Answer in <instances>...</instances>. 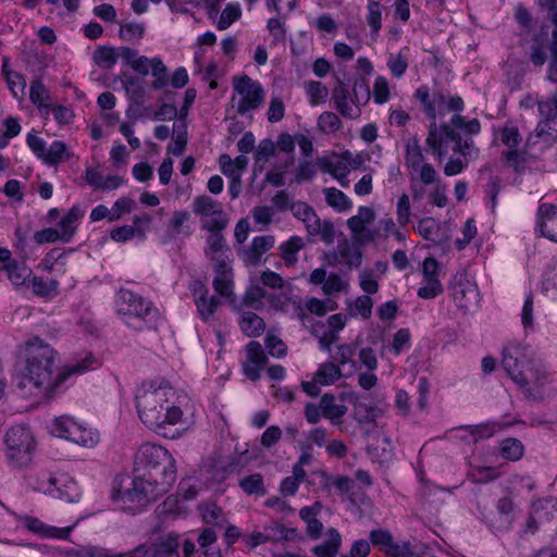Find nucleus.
Masks as SVG:
<instances>
[{
  "label": "nucleus",
  "mask_w": 557,
  "mask_h": 557,
  "mask_svg": "<svg viewBox=\"0 0 557 557\" xmlns=\"http://www.w3.org/2000/svg\"><path fill=\"white\" fill-rule=\"evenodd\" d=\"M20 349L25 367L17 379L18 388L29 389L47 399L52 398L71 375L83 374L98 367L97 359L89 354L81 362L65 368L54 376L59 368V354L50 344L34 336L20 346Z\"/></svg>",
  "instance_id": "1"
},
{
  "label": "nucleus",
  "mask_w": 557,
  "mask_h": 557,
  "mask_svg": "<svg viewBox=\"0 0 557 557\" xmlns=\"http://www.w3.org/2000/svg\"><path fill=\"white\" fill-rule=\"evenodd\" d=\"M481 132L478 119L467 120L462 115H453L448 123L437 125L432 122L425 140L428 152L442 162L449 152L450 157L444 165L446 176H455L467 169L469 162L479 157V148L472 137Z\"/></svg>",
  "instance_id": "2"
},
{
  "label": "nucleus",
  "mask_w": 557,
  "mask_h": 557,
  "mask_svg": "<svg viewBox=\"0 0 557 557\" xmlns=\"http://www.w3.org/2000/svg\"><path fill=\"white\" fill-rule=\"evenodd\" d=\"M135 406L139 418H182L194 416L190 398L164 379L144 381L137 386Z\"/></svg>",
  "instance_id": "3"
},
{
  "label": "nucleus",
  "mask_w": 557,
  "mask_h": 557,
  "mask_svg": "<svg viewBox=\"0 0 557 557\" xmlns=\"http://www.w3.org/2000/svg\"><path fill=\"white\" fill-rule=\"evenodd\" d=\"M502 367L528 399L539 401L544 398L548 373L536 360L529 345L520 343L507 345L503 350Z\"/></svg>",
  "instance_id": "4"
},
{
  "label": "nucleus",
  "mask_w": 557,
  "mask_h": 557,
  "mask_svg": "<svg viewBox=\"0 0 557 557\" xmlns=\"http://www.w3.org/2000/svg\"><path fill=\"white\" fill-rule=\"evenodd\" d=\"M134 473L162 480L160 485L173 484L176 480L175 460L162 446L145 444L135 456Z\"/></svg>",
  "instance_id": "5"
},
{
  "label": "nucleus",
  "mask_w": 557,
  "mask_h": 557,
  "mask_svg": "<svg viewBox=\"0 0 557 557\" xmlns=\"http://www.w3.org/2000/svg\"><path fill=\"white\" fill-rule=\"evenodd\" d=\"M115 304L116 311L123 315L124 322L138 331L158 315V310L150 300L126 288L119 290Z\"/></svg>",
  "instance_id": "6"
},
{
  "label": "nucleus",
  "mask_w": 557,
  "mask_h": 557,
  "mask_svg": "<svg viewBox=\"0 0 557 557\" xmlns=\"http://www.w3.org/2000/svg\"><path fill=\"white\" fill-rule=\"evenodd\" d=\"M7 458L11 467L22 469L30 465L36 448L33 432L25 422L16 423L4 437Z\"/></svg>",
  "instance_id": "7"
},
{
  "label": "nucleus",
  "mask_w": 557,
  "mask_h": 557,
  "mask_svg": "<svg viewBox=\"0 0 557 557\" xmlns=\"http://www.w3.org/2000/svg\"><path fill=\"white\" fill-rule=\"evenodd\" d=\"M47 429L53 436L85 447H94L100 438L99 431L86 420H49Z\"/></svg>",
  "instance_id": "8"
},
{
  "label": "nucleus",
  "mask_w": 557,
  "mask_h": 557,
  "mask_svg": "<svg viewBox=\"0 0 557 557\" xmlns=\"http://www.w3.org/2000/svg\"><path fill=\"white\" fill-rule=\"evenodd\" d=\"M162 480H152L134 473L133 487L120 493L124 504L134 503L138 507H145L164 495L172 484L160 485Z\"/></svg>",
  "instance_id": "9"
},
{
  "label": "nucleus",
  "mask_w": 557,
  "mask_h": 557,
  "mask_svg": "<svg viewBox=\"0 0 557 557\" xmlns=\"http://www.w3.org/2000/svg\"><path fill=\"white\" fill-rule=\"evenodd\" d=\"M191 208L193 212L200 216L201 227L207 231H222L228 223L222 205L210 196L201 195L196 197Z\"/></svg>",
  "instance_id": "10"
},
{
  "label": "nucleus",
  "mask_w": 557,
  "mask_h": 557,
  "mask_svg": "<svg viewBox=\"0 0 557 557\" xmlns=\"http://www.w3.org/2000/svg\"><path fill=\"white\" fill-rule=\"evenodd\" d=\"M405 165L410 173L418 174L422 184L432 185L437 182V172L431 163L425 162L419 139L416 137L406 145Z\"/></svg>",
  "instance_id": "11"
},
{
  "label": "nucleus",
  "mask_w": 557,
  "mask_h": 557,
  "mask_svg": "<svg viewBox=\"0 0 557 557\" xmlns=\"http://www.w3.org/2000/svg\"><path fill=\"white\" fill-rule=\"evenodd\" d=\"M234 90L239 95L236 111L242 115L258 109L264 99L261 84L247 75L234 79Z\"/></svg>",
  "instance_id": "12"
},
{
  "label": "nucleus",
  "mask_w": 557,
  "mask_h": 557,
  "mask_svg": "<svg viewBox=\"0 0 557 557\" xmlns=\"http://www.w3.org/2000/svg\"><path fill=\"white\" fill-rule=\"evenodd\" d=\"M17 524L42 539L66 540L74 527L57 528L28 515H14Z\"/></svg>",
  "instance_id": "13"
},
{
  "label": "nucleus",
  "mask_w": 557,
  "mask_h": 557,
  "mask_svg": "<svg viewBox=\"0 0 557 557\" xmlns=\"http://www.w3.org/2000/svg\"><path fill=\"white\" fill-rule=\"evenodd\" d=\"M375 219V213L370 207H360L358 214L347 220V226L354 234V239L358 244H367L374 239L375 231L367 228Z\"/></svg>",
  "instance_id": "14"
},
{
  "label": "nucleus",
  "mask_w": 557,
  "mask_h": 557,
  "mask_svg": "<svg viewBox=\"0 0 557 557\" xmlns=\"http://www.w3.org/2000/svg\"><path fill=\"white\" fill-rule=\"evenodd\" d=\"M215 277L212 282L214 290L230 300L233 296V271L228 258L213 257Z\"/></svg>",
  "instance_id": "15"
},
{
  "label": "nucleus",
  "mask_w": 557,
  "mask_h": 557,
  "mask_svg": "<svg viewBox=\"0 0 557 557\" xmlns=\"http://www.w3.org/2000/svg\"><path fill=\"white\" fill-rule=\"evenodd\" d=\"M247 360L243 363L244 374L251 381L260 377V372L268 362V357L259 342L252 341L246 346Z\"/></svg>",
  "instance_id": "16"
},
{
  "label": "nucleus",
  "mask_w": 557,
  "mask_h": 557,
  "mask_svg": "<svg viewBox=\"0 0 557 557\" xmlns=\"http://www.w3.org/2000/svg\"><path fill=\"white\" fill-rule=\"evenodd\" d=\"M332 100L334 108L345 119L356 120L361 115V109L354 103V97L342 81L333 88Z\"/></svg>",
  "instance_id": "17"
},
{
  "label": "nucleus",
  "mask_w": 557,
  "mask_h": 557,
  "mask_svg": "<svg viewBox=\"0 0 557 557\" xmlns=\"http://www.w3.org/2000/svg\"><path fill=\"white\" fill-rule=\"evenodd\" d=\"M361 245L362 244H358L355 239L354 242L347 238L338 240L331 263H344L349 269L359 267L362 262Z\"/></svg>",
  "instance_id": "18"
},
{
  "label": "nucleus",
  "mask_w": 557,
  "mask_h": 557,
  "mask_svg": "<svg viewBox=\"0 0 557 557\" xmlns=\"http://www.w3.org/2000/svg\"><path fill=\"white\" fill-rule=\"evenodd\" d=\"M536 226L543 237L557 242V207L541 203L536 212Z\"/></svg>",
  "instance_id": "19"
},
{
  "label": "nucleus",
  "mask_w": 557,
  "mask_h": 557,
  "mask_svg": "<svg viewBox=\"0 0 557 557\" xmlns=\"http://www.w3.org/2000/svg\"><path fill=\"white\" fill-rule=\"evenodd\" d=\"M146 426L158 435L175 440L189 429L187 420H145Z\"/></svg>",
  "instance_id": "20"
},
{
  "label": "nucleus",
  "mask_w": 557,
  "mask_h": 557,
  "mask_svg": "<svg viewBox=\"0 0 557 557\" xmlns=\"http://www.w3.org/2000/svg\"><path fill=\"white\" fill-rule=\"evenodd\" d=\"M275 239L272 235L257 236L252 239L251 245L242 250L243 261L247 265H257L263 253L274 246Z\"/></svg>",
  "instance_id": "21"
},
{
  "label": "nucleus",
  "mask_w": 557,
  "mask_h": 557,
  "mask_svg": "<svg viewBox=\"0 0 557 557\" xmlns=\"http://www.w3.org/2000/svg\"><path fill=\"white\" fill-rule=\"evenodd\" d=\"M306 230L310 236H319L325 244H332L335 238L334 225L331 221H321L315 211L304 221Z\"/></svg>",
  "instance_id": "22"
},
{
  "label": "nucleus",
  "mask_w": 557,
  "mask_h": 557,
  "mask_svg": "<svg viewBox=\"0 0 557 557\" xmlns=\"http://www.w3.org/2000/svg\"><path fill=\"white\" fill-rule=\"evenodd\" d=\"M195 304L200 318L208 321L215 312L220 301L216 297L208 296V289L200 283L196 282L194 287Z\"/></svg>",
  "instance_id": "23"
},
{
  "label": "nucleus",
  "mask_w": 557,
  "mask_h": 557,
  "mask_svg": "<svg viewBox=\"0 0 557 557\" xmlns=\"http://www.w3.org/2000/svg\"><path fill=\"white\" fill-rule=\"evenodd\" d=\"M85 210L79 205H74L59 222L61 242L70 243L77 231V223L84 216Z\"/></svg>",
  "instance_id": "24"
},
{
  "label": "nucleus",
  "mask_w": 557,
  "mask_h": 557,
  "mask_svg": "<svg viewBox=\"0 0 557 557\" xmlns=\"http://www.w3.org/2000/svg\"><path fill=\"white\" fill-rule=\"evenodd\" d=\"M453 299L458 308L469 309L478 301V288L470 282H458L453 287Z\"/></svg>",
  "instance_id": "25"
},
{
  "label": "nucleus",
  "mask_w": 557,
  "mask_h": 557,
  "mask_svg": "<svg viewBox=\"0 0 557 557\" xmlns=\"http://www.w3.org/2000/svg\"><path fill=\"white\" fill-rule=\"evenodd\" d=\"M0 271L5 272L8 280L16 287L28 286L33 270L23 262L14 260L13 262L0 265Z\"/></svg>",
  "instance_id": "26"
},
{
  "label": "nucleus",
  "mask_w": 557,
  "mask_h": 557,
  "mask_svg": "<svg viewBox=\"0 0 557 557\" xmlns=\"http://www.w3.org/2000/svg\"><path fill=\"white\" fill-rule=\"evenodd\" d=\"M178 540L180 536L177 534L166 535L152 545L149 557H181Z\"/></svg>",
  "instance_id": "27"
},
{
  "label": "nucleus",
  "mask_w": 557,
  "mask_h": 557,
  "mask_svg": "<svg viewBox=\"0 0 557 557\" xmlns=\"http://www.w3.org/2000/svg\"><path fill=\"white\" fill-rule=\"evenodd\" d=\"M327 540L312 548L317 557H336L342 545V536L334 528L326 531Z\"/></svg>",
  "instance_id": "28"
},
{
  "label": "nucleus",
  "mask_w": 557,
  "mask_h": 557,
  "mask_svg": "<svg viewBox=\"0 0 557 557\" xmlns=\"http://www.w3.org/2000/svg\"><path fill=\"white\" fill-rule=\"evenodd\" d=\"M239 326L242 332L248 337H258L265 330L263 319L252 311H243L240 313Z\"/></svg>",
  "instance_id": "29"
},
{
  "label": "nucleus",
  "mask_w": 557,
  "mask_h": 557,
  "mask_svg": "<svg viewBox=\"0 0 557 557\" xmlns=\"http://www.w3.org/2000/svg\"><path fill=\"white\" fill-rule=\"evenodd\" d=\"M320 408L323 418H342L347 412L343 398H336L331 394H325L321 398Z\"/></svg>",
  "instance_id": "30"
},
{
  "label": "nucleus",
  "mask_w": 557,
  "mask_h": 557,
  "mask_svg": "<svg viewBox=\"0 0 557 557\" xmlns=\"http://www.w3.org/2000/svg\"><path fill=\"white\" fill-rule=\"evenodd\" d=\"M295 307V315L298 320L305 321L307 318L306 310L310 313H313L318 317H323L327 310H334L335 307L332 305L330 308H326L325 301L320 300L318 298L311 297L306 301L305 308L301 306L300 301L294 302Z\"/></svg>",
  "instance_id": "31"
},
{
  "label": "nucleus",
  "mask_w": 557,
  "mask_h": 557,
  "mask_svg": "<svg viewBox=\"0 0 557 557\" xmlns=\"http://www.w3.org/2000/svg\"><path fill=\"white\" fill-rule=\"evenodd\" d=\"M288 14L281 13L276 14L274 17H271L267 22V29L272 38L271 45L275 46L277 44L284 45L286 41V16Z\"/></svg>",
  "instance_id": "32"
},
{
  "label": "nucleus",
  "mask_w": 557,
  "mask_h": 557,
  "mask_svg": "<svg viewBox=\"0 0 557 557\" xmlns=\"http://www.w3.org/2000/svg\"><path fill=\"white\" fill-rule=\"evenodd\" d=\"M305 243L299 236H292L287 242L280 245L281 258L287 267L296 264L297 253L304 248Z\"/></svg>",
  "instance_id": "33"
},
{
  "label": "nucleus",
  "mask_w": 557,
  "mask_h": 557,
  "mask_svg": "<svg viewBox=\"0 0 557 557\" xmlns=\"http://www.w3.org/2000/svg\"><path fill=\"white\" fill-rule=\"evenodd\" d=\"M496 141H500L503 145L508 148H518V146L522 141V136L516 125L512 123H506L503 127H500L494 136V144Z\"/></svg>",
  "instance_id": "34"
},
{
  "label": "nucleus",
  "mask_w": 557,
  "mask_h": 557,
  "mask_svg": "<svg viewBox=\"0 0 557 557\" xmlns=\"http://www.w3.org/2000/svg\"><path fill=\"white\" fill-rule=\"evenodd\" d=\"M342 377V369L339 366L333 362H324L319 366L314 380L320 385H330L335 383L337 380Z\"/></svg>",
  "instance_id": "35"
},
{
  "label": "nucleus",
  "mask_w": 557,
  "mask_h": 557,
  "mask_svg": "<svg viewBox=\"0 0 557 557\" xmlns=\"http://www.w3.org/2000/svg\"><path fill=\"white\" fill-rule=\"evenodd\" d=\"M306 95L308 97L309 103L312 107L319 106L321 103L326 102L329 97V88L318 81H308L305 82L304 85Z\"/></svg>",
  "instance_id": "36"
},
{
  "label": "nucleus",
  "mask_w": 557,
  "mask_h": 557,
  "mask_svg": "<svg viewBox=\"0 0 557 557\" xmlns=\"http://www.w3.org/2000/svg\"><path fill=\"white\" fill-rule=\"evenodd\" d=\"M326 203L338 212H345L351 208V201L339 189L335 187L325 188L323 190Z\"/></svg>",
  "instance_id": "37"
},
{
  "label": "nucleus",
  "mask_w": 557,
  "mask_h": 557,
  "mask_svg": "<svg viewBox=\"0 0 557 557\" xmlns=\"http://www.w3.org/2000/svg\"><path fill=\"white\" fill-rule=\"evenodd\" d=\"M58 479L51 474L42 473L36 484H33L34 490L49 494L54 498H64V494L60 487L57 486Z\"/></svg>",
  "instance_id": "38"
},
{
  "label": "nucleus",
  "mask_w": 557,
  "mask_h": 557,
  "mask_svg": "<svg viewBox=\"0 0 557 557\" xmlns=\"http://www.w3.org/2000/svg\"><path fill=\"white\" fill-rule=\"evenodd\" d=\"M307 473L299 466L293 467V475L285 478L280 486V492L284 496H293L298 491L299 484L305 480Z\"/></svg>",
  "instance_id": "39"
},
{
  "label": "nucleus",
  "mask_w": 557,
  "mask_h": 557,
  "mask_svg": "<svg viewBox=\"0 0 557 557\" xmlns=\"http://www.w3.org/2000/svg\"><path fill=\"white\" fill-rule=\"evenodd\" d=\"M151 74L154 79L151 83V87L156 90L163 89L169 85V71L161 59L153 58L150 60Z\"/></svg>",
  "instance_id": "40"
},
{
  "label": "nucleus",
  "mask_w": 557,
  "mask_h": 557,
  "mask_svg": "<svg viewBox=\"0 0 557 557\" xmlns=\"http://www.w3.org/2000/svg\"><path fill=\"white\" fill-rule=\"evenodd\" d=\"M416 98L423 104L425 113L433 121L435 120V106L436 103L444 102V96L434 95L433 99H430L429 88L426 86L419 87L414 92Z\"/></svg>",
  "instance_id": "41"
},
{
  "label": "nucleus",
  "mask_w": 557,
  "mask_h": 557,
  "mask_svg": "<svg viewBox=\"0 0 557 557\" xmlns=\"http://www.w3.org/2000/svg\"><path fill=\"white\" fill-rule=\"evenodd\" d=\"M321 168L324 172L330 173L334 178L338 182L345 180L347 174L349 173V165L346 160H320Z\"/></svg>",
  "instance_id": "42"
},
{
  "label": "nucleus",
  "mask_w": 557,
  "mask_h": 557,
  "mask_svg": "<svg viewBox=\"0 0 557 557\" xmlns=\"http://www.w3.org/2000/svg\"><path fill=\"white\" fill-rule=\"evenodd\" d=\"M210 235L207 238L208 250L207 255L213 261V257L227 258L224 256V249L226 248L225 239L221 234V231H209Z\"/></svg>",
  "instance_id": "43"
},
{
  "label": "nucleus",
  "mask_w": 557,
  "mask_h": 557,
  "mask_svg": "<svg viewBox=\"0 0 557 557\" xmlns=\"http://www.w3.org/2000/svg\"><path fill=\"white\" fill-rule=\"evenodd\" d=\"M500 454L505 459L517 461L523 456V445L517 438H506L500 443Z\"/></svg>",
  "instance_id": "44"
},
{
  "label": "nucleus",
  "mask_w": 557,
  "mask_h": 557,
  "mask_svg": "<svg viewBox=\"0 0 557 557\" xmlns=\"http://www.w3.org/2000/svg\"><path fill=\"white\" fill-rule=\"evenodd\" d=\"M117 53L114 48L99 47L94 52V61L102 69H111L117 61Z\"/></svg>",
  "instance_id": "45"
},
{
  "label": "nucleus",
  "mask_w": 557,
  "mask_h": 557,
  "mask_svg": "<svg viewBox=\"0 0 557 557\" xmlns=\"http://www.w3.org/2000/svg\"><path fill=\"white\" fill-rule=\"evenodd\" d=\"M125 92L133 101H139L144 97V88L139 83V79L132 75H122L120 77Z\"/></svg>",
  "instance_id": "46"
},
{
  "label": "nucleus",
  "mask_w": 557,
  "mask_h": 557,
  "mask_svg": "<svg viewBox=\"0 0 557 557\" xmlns=\"http://www.w3.org/2000/svg\"><path fill=\"white\" fill-rule=\"evenodd\" d=\"M356 354V346L352 344H341L336 347L335 354L331 355V358L337 362V366L342 367L345 364H351L356 369V361L352 357Z\"/></svg>",
  "instance_id": "47"
},
{
  "label": "nucleus",
  "mask_w": 557,
  "mask_h": 557,
  "mask_svg": "<svg viewBox=\"0 0 557 557\" xmlns=\"http://www.w3.org/2000/svg\"><path fill=\"white\" fill-rule=\"evenodd\" d=\"M239 486L249 495H264L267 493L263 486V479L260 473L250 474L239 481Z\"/></svg>",
  "instance_id": "48"
},
{
  "label": "nucleus",
  "mask_w": 557,
  "mask_h": 557,
  "mask_svg": "<svg viewBox=\"0 0 557 557\" xmlns=\"http://www.w3.org/2000/svg\"><path fill=\"white\" fill-rule=\"evenodd\" d=\"M405 50L391 54L387 60V67L396 78H400L408 69V57L404 53Z\"/></svg>",
  "instance_id": "49"
},
{
  "label": "nucleus",
  "mask_w": 557,
  "mask_h": 557,
  "mask_svg": "<svg viewBox=\"0 0 557 557\" xmlns=\"http://www.w3.org/2000/svg\"><path fill=\"white\" fill-rule=\"evenodd\" d=\"M136 207L134 199L129 197L119 198L110 209V222L120 220L124 214L131 213Z\"/></svg>",
  "instance_id": "50"
},
{
  "label": "nucleus",
  "mask_w": 557,
  "mask_h": 557,
  "mask_svg": "<svg viewBox=\"0 0 557 557\" xmlns=\"http://www.w3.org/2000/svg\"><path fill=\"white\" fill-rule=\"evenodd\" d=\"M548 516H550L552 519H555L557 518V511H543L536 509L527 520L525 532L533 534L548 520Z\"/></svg>",
  "instance_id": "51"
},
{
  "label": "nucleus",
  "mask_w": 557,
  "mask_h": 557,
  "mask_svg": "<svg viewBox=\"0 0 557 557\" xmlns=\"http://www.w3.org/2000/svg\"><path fill=\"white\" fill-rule=\"evenodd\" d=\"M343 123L334 112H323L318 119V127L323 133H334L342 127Z\"/></svg>",
  "instance_id": "52"
},
{
  "label": "nucleus",
  "mask_w": 557,
  "mask_h": 557,
  "mask_svg": "<svg viewBox=\"0 0 557 557\" xmlns=\"http://www.w3.org/2000/svg\"><path fill=\"white\" fill-rule=\"evenodd\" d=\"M416 230L424 239L435 242L440 225L435 219L426 216L418 222Z\"/></svg>",
  "instance_id": "53"
},
{
  "label": "nucleus",
  "mask_w": 557,
  "mask_h": 557,
  "mask_svg": "<svg viewBox=\"0 0 557 557\" xmlns=\"http://www.w3.org/2000/svg\"><path fill=\"white\" fill-rule=\"evenodd\" d=\"M145 34V25L131 22L121 24L120 37L125 41H138Z\"/></svg>",
  "instance_id": "54"
},
{
  "label": "nucleus",
  "mask_w": 557,
  "mask_h": 557,
  "mask_svg": "<svg viewBox=\"0 0 557 557\" xmlns=\"http://www.w3.org/2000/svg\"><path fill=\"white\" fill-rule=\"evenodd\" d=\"M267 530L270 531L271 541H295L298 537V531L296 528H286L280 523H273Z\"/></svg>",
  "instance_id": "55"
},
{
  "label": "nucleus",
  "mask_w": 557,
  "mask_h": 557,
  "mask_svg": "<svg viewBox=\"0 0 557 557\" xmlns=\"http://www.w3.org/2000/svg\"><path fill=\"white\" fill-rule=\"evenodd\" d=\"M242 15L239 4H227L222 11L220 20L218 21L216 27L220 30L228 28L235 21Z\"/></svg>",
  "instance_id": "56"
},
{
  "label": "nucleus",
  "mask_w": 557,
  "mask_h": 557,
  "mask_svg": "<svg viewBox=\"0 0 557 557\" xmlns=\"http://www.w3.org/2000/svg\"><path fill=\"white\" fill-rule=\"evenodd\" d=\"M58 286L55 281L46 282L41 277L32 274L27 288H32L33 293L39 297L48 296Z\"/></svg>",
  "instance_id": "57"
},
{
  "label": "nucleus",
  "mask_w": 557,
  "mask_h": 557,
  "mask_svg": "<svg viewBox=\"0 0 557 557\" xmlns=\"http://www.w3.org/2000/svg\"><path fill=\"white\" fill-rule=\"evenodd\" d=\"M187 127L185 123L178 125L175 132L174 144L168 147V153L180 157L184 153L187 145Z\"/></svg>",
  "instance_id": "58"
},
{
  "label": "nucleus",
  "mask_w": 557,
  "mask_h": 557,
  "mask_svg": "<svg viewBox=\"0 0 557 557\" xmlns=\"http://www.w3.org/2000/svg\"><path fill=\"white\" fill-rule=\"evenodd\" d=\"M498 476L499 473L495 468L492 467H478L472 469V471L469 473L470 480L476 484L488 483L496 480Z\"/></svg>",
  "instance_id": "59"
},
{
  "label": "nucleus",
  "mask_w": 557,
  "mask_h": 557,
  "mask_svg": "<svg viewBox=\"0 0 557 557\" xmlns=\"http://www.w3.org/2000/svg\"><path fill=\"white\" fill-rule=\"evenodd\" d=\"M367 23L371 28L372 34H377L382 26V10L377 1H370L367 5Z\"/></svg>",
  "instance_id": "60"
},
{
  "label": "nucleus",
  "mask_w": 557,
  "mask_h": 557,
  "mask_svg": "<svg viewBox=\"0 0 557 557\" xmlns=\"http://www.w3.org/2000/svg\"><path fill=\"white\" fill-rule=\"evenodd\" d=\"M370 88L368 82L363 78L356 79L352 86L354 103L360 108L370 100Z\"/></svg>",
  "instance_id": "61"
},
{
  "label": "nucleus",
  "mask_w": 557,
  "mask_h": 557,
  "mask_svg": "<svg viewBox=\"0 0 557 557\" xmlns=\"http://www.w3.org/2000/svg\"><path fill=\"white\" fill-rule=\"evenodd\" d=\"M66 151V145L61 140H54L46 150L44 162L53 165L59 163Z\"/></svg>",
  "instance_id": "62"
},
{
  "label": "nucleus",
  "mask_w": 557,
  "mask_h": 557,
  "mask_svg": "<svg viewBox=\"0 0 557 557\" xmlns=\"http://www.w3.org/2000/svg\"><path fill=\"white\" fill-rule=\"evenodd\" d=\"M151 222L152 218L148 213L136 214L133 216L132 227L135 230L137 238L140 240L146 239L147 233L150 230Z\"/></svg>",
  "instance_id": "63"
},
{
  "label": "nucleus",
  "mask_w": 557,
  "mask_h": 557,
  "mask_svg": "<svg viewBox=\"0 0 557 557\" xmlns=\"http://www.w3.org/2000/svg\"><path fill=\"white\" fill-rule=\"evenodd\" d=\"M373 98L379 104H383L389 99L388 82L383 76H377L373 84Z\"/></svg>",
  "instance_id": "64"
}]
</instances>
